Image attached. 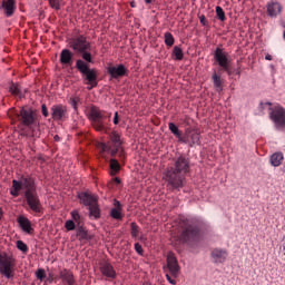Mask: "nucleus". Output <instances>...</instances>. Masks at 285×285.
<instances>
[{"label":"nucleus","instance_id":"f257e3e1","mask_svg":"<svg viewBox=\"0 0 285 285\" xmlns=\"http://www.w3.org/2000/svg\"><path fill=\"white\" fill-rule=\"evenodd\" d=\"M21 190L30 213H33V215H43V204H41V198L37 191V180L35 177L22 175L20 180L13 179L10 188V196L19 197Z\"/></svg>","mask_w":285,"mask_h":285},{"label":"nucleus","instance_id":"f03ea898","mask_svg":"<svg viewBox=\"0 0 285 285\" xmlns=\"http://www.w3.org/2000/svg\"><path fill=\"white\" fill-rule=\"evenodd\" d=\"M17 128L20 137L26 139H41V114L29 105L19 107L16 112Z\"/></svg>","mask_w":285,"mask_h":285},{"label":"nucleus","instance_id":"7ed1b4c3","mask_svg":"<svg viewBox=\"0 0 285 285\" xmlns=\"http://www.w3.org/2000/svg\"><path fill=\"white\" fill-rule=\"evenodd\" d=\"M204 223L197 218H181L179 222V229L174 237L175 246H187V248H195L200 242Z\"/></svg>","mask_w":285,"mask_h":285},{"label":"nucleus","instance_id":"20e7f679","mask_svg":"<svg viewBox=\"0 0 285 285\" xmlns=\"http://www.w3.org/2000/svg\"><path fill=\"white\" fill-rule=\"evenodd\" d=\"M174 165L166 171L167 184L175 193V190H181L186 183V176L190 175V158L181 154L173 159Z\"/></svg>","mask_w":285,"mask_h":285},{"label":"nucleus","instance_id":"39448f33","mask_svg":"<svg viewBox=\"0 0 285 285\" xmlns=\"http://www.w3.org/2000/svg\"><path fill=\"white\" fill-rule=\"evenodd\" d=\"M78 55H81V58L76 60L73 68L79 72L87 90H92L99 86V70L90 67V63H95V55L90 50L80 51Z\"/></svg>","mask_w":285,"mask_h":285},{"label":"nucleus","instance_id":"423d86ee","mask_svg":"<svg viewBox=\"0 0 285 285\" xmlns=\"http://www.w3.org/2000/svg\"><path fill=\"white\" fill-rule=\"evenodd\" d=\"M111 115L112 114H106V111L94 105L89 109L88 119L97 132H104V130H106V119H110Z\"/></svg>","mask_w":285,"mask_h":285},{"label":"nucleus","instance_id":"0eeeda50","mask_svg":"<svg viewBox=\"0 0 285 285\" xmlns=\"http://www.w3.org/2000/svg\"><path fill=\"white\" fill-rule=\"evenodd\" d=\"M214 59L216 63L219 66L220 72H226L228 77H233L235 75V68L230 66V58L228 52L224 50L222 47H217L214 51Z\"/></svg>","mask_w":285,"mask_h":285},{"label":"nucleus","instance_id":"6e6552de","mask_svg":"<svg viewBox=\"0 0 285 285\" xmlns=\"http://www.w3.org/2000/svg\"><path fill=\"white\" fill-rule=\"evenodd\" d=\"M14 266H17L14 256L0 252V274L7 279H12L14 277Z\"/></svg>","mask_w":285,"mask_h":285},{"label":"nucleus","instance_id":"1a4fd4ad","mask_svg":"<svg viewBox=\"0 0 285 285\" xmlns=\"http://www.w3.org/2000/svg\"><path fill=\"white\" fill-rule=\"evenodd\" d=\"M269 107V119L274 124V128L276 130H285V108L276 104L273 106L272 102H266Z\"/></svg>","mask_w":285,"mask_h":285},{"label":"nucleus","instance_id":"9d476101","mask_svg":"<svg viewBox=\"0 0 285 285\" xmlns=\"http://www.w3.org/2000/svg\"><path fill=\"white\" fill-rule=\"evenodd\" d=\"M69 48H71L76 55H79L80 52H86V50H92V45L86 35H76L69 39Z\"/></svg>","mask_w":285,"mask_h":285},{"label":"nucleus","instance_id":"9b49d317","mask_svg":"<svg viewBox=\"0 0 285 285\" xmlns=\"http://www.w3.org/2000/svg\"><path fill=\"white\" fill-rule=\"evenodd\" d=\"M183 139L181 144H188L189 148H193V146H202V131L188 127L185 129Z\"/></svg>","mask_w":285,"mask_h":285},{"label":"nucleus","instance_id":"f8f14e48","mask_svg":"<svg viewBox=\"0 0 285 285\" xmlns=\"http://www.w3.org/2000/svg\"><path fill=\"white\" fill-rule=\"evenodd\" d=\"M129 73L130 70H128V67H126L124 63L109 65L107 67V75H109L110 81H112V79L119 81L121 78L128 77Z\"/></svg>","mask_w":285,"mask_h":285},{"label":"nucleus","instance_id":"ddd939ff","mask_svg":"<svg viewBox=\"0 0 285 285\" xmlns=\"http://www.w3.org/2000/svg\"><path fill=\"white\" fill-rule=\"evenodd\" d=\"M167 267H164V271H169L171 277H178L179 271H181V267H179V262L177 261V256H175V253L168 252L167 254Z\"/></svg>","mask_w":285,"mask_h":285},{"label":"nucleus","instance_id":"4468645a","mask_svg":"<svg viewBox=\"0 0 285 285\" xmlns=\"http://www.w3.org/2000/svg\"><path fill=\"white\" fill-rule=\"evenodd\" d=\"M71 219L66 220L65 228L66 230H76V228H79L80 226H86L83 223V216L79 214V210L75 209L70 213Z\"/></svg>","mask_w":285,"mask_h":285},{"label":"nucleus","instance_id":"2eb2a0df","mask_svg":"<svg viewBox=\"0 0 285 285\" xmlns=\"http://www.w3.org/2000/svg\"><path fill=\"white\" fill-rule=\"evenodd\" d=\"M0 12L7 19L14 17V12H17V0H2L0 4Z\"/></svg>","mask_w":285,"mask_h":285},{"label":"nucleus","instance_id":"dca6fc26","mask_svg":"<svg viewBox=\"0 0 285 285\" xmlns=\"http://www.w3.org/2000/svg\"><path fill=\"white\" fill-rule=\"evenodd\" d=\"M51 118L53 121H65L68 119V107L62 104L51 107Z\"/></svg>","mask_w":285,"mask_h":285},{"label":"nucleus","instance_id":"f3484780","mask_svg":"<svg viewBox=\"0 0 285 285\" xmlns=\"http://www.w3.org/2000/svg\"><path fill=\"white\" fill-rule=\"evenodd\" d=\"M77 198L80 200V204H82V206H87V208L99 202V198L89 191L78 193Z\"/></svg>","mask_w":285,"mask_h":285},{"label":"nucleus","instance_id":"a211bd4d","mask_svg":"<svg viewBox=\"0 0 285 285\" xmlns=\"http://www.w3.org/2000/svg\"><path fill=\"white\" fill-rule=\"evenodd\" d=\"M100 273L108 279H117V271L109 262L100 263Z\"/></svg>","mask_w":285,"mask_h":285},{"label":"nucleus","instance_id":"6ab92c4d","mask_svg":"<svg viewBox=\"0 0 285 285\" xmlns=\"http://www.w3.org/2000/svg\"><path fill=\"white\" fill-rule=\"evenodd\" d=\"M18 225L23 230V233H27V235H32L35 233V228H32V222L23 215L18 216L17 218Z\"/></svg>","mask_w":285,"mask_h":285},{"label":"nucleus","instance_id":"aec40b11","mask_svg":"<svg viewBox=\"0 0 285 285\" xmlns=\"http://www.w3.org/2000/svg\"><path fill=\"white\" fill-rule=\"evenodd\" d=\"M59 61L61 66H72L75 63V53L70 49H62L60 52Z\"/></svg>","mask_w":285,"mask_h":285},{"label":"nucleus","instance_id":"412c9836","mask_svg":"<svg viewBox=\"0 0 285 285\" xmlns=\"http://www.w3.org/2000/svg\"><path fill=\"white\" fill-rule=\"evenodd\" d=\"M59 277L63 284L77 285V279H75V274L68 268L59 271Z\"/></svg>","mask_w":285,"mask_h":285},{"label":"nucleus","instance_id":"4be33fe9","mask_svg":"<svg viewBox=\"0 0 285 285\" xmlns=\"http://www.w3.org/2000/svg\"><path fill=\"white\" fill-rule=\"evenodd\" d=\"M76 237L79 242H92L95 236L88 232L86 225H82L80 227H76Z\"/></svg>","mask_w":285,"mask_h":285},{"label":"nucleus","instance_id":"5701e85b","mask_svg":"<svg viewBox=\"0 0 285 285\" xmlns=\"http://www.w3.org/2000/svg\"><path fill=\"white\" fill-rule=\"evenodd\" d=\"M212 259H214V264H224L226 262V257H228V252L222 248H215L210 253Z\"/></svg>","mask_w":285,"mask_h":285},{"label":"nucleus","instance_id":"b1692460","mask_svg":"<svg viewBox=\"0 0 285 285\" xmlns=\"http://www.w3.org/2000/svg\"><path fill=\"white\" fill-rule=\"evenodd\" d=\"M212 81L214 83V88L216 92H222L224 90V78H222V70H215L212 75Z\"/></svg>","mask_w":285,"mask_h":285},{"label":"nucleus","instance_id":"393cba45","mask_svg":"<svg viewBox=\"0 0 285 285\" xmlns=\"http://www.w3.org/2000/svg\"><path fill=\"white\" fill-rule=\"evenodd\" d=\"M282 4L277 1H271L267 3V14L268 17L275 18L282 13Z\"/></svg>","mask_w":285,"mask_h":285},{"label":"nucleus","instance_id":"a878e982","mask_svg":"<svg viewBox=\"0 0 285 285\" xmlns=\"http://www.w3.org/2000/svg\"><path fill=\"white\" fill-rule=\"evenodd\" d=\"M9 92L12 95V97H19V99H23V97H26V95L21 92V85L19 82L10 81Z\"/></svg>","mask_w":285,"mask_h":285},{"label":"nucleus","instance_id":"bb28decb","mask_svg":"<svg viewBox=\"0 0 285 285\" xmlns=\"http://www.w3.org/2000/svg\"><path fill=\"white\" fill-rule=\"evenodd\" d=\"M100 150L101 153H107L108 155H110V157H117L119 150H121V147H116L114 145L101 142Z\"/></svg>","mask_w":285,"mask_h":285},{"label":"nucleus","instance_id":"cd10ccee","mask_svg":"<svg viewBox=\"0 0 285 285\" xmlns=\"http://www.w3.org/2000/svg\"><path fill=\"white\" fill-rule=\"evenodd\" d=\"M110 141H111V146H115L116 148H122L124 146V140H121V135L119 132H117L116 130H114L110 135H109Z\"/></svg>","mask_w":285,"mask_h":285},{"label":"nucleus","instance_id":"c85d7f7f","mask_svg":"<svg viewBox=\"0 0 285 285\" xmlns=\"http://www.w3.org/2000/svg\"><path fill=\"white\" fill-rule=\"evenodd\" d=\"M282 161H284V154L282 151L274 153L269 158V164L274 166V168L279 167Z\"/></svg>","mask_w":285,"mask_h":285},{"label":"nucleus","instance_id":"c756f323","mask_svg":"<svg viewBox=\"0 0 285 285\" xmlns=\"http://www.w3.org/2000/svg\"><path fill=\"white\" fill-rule=\"evenodd\" d=\"M109 168L111 177H115V175H119V173L121 171V164H119V160H117V158H111L109 160Z\"/></svg>","mask_w":285,"mask_h":285},{"label":"nucleus","instance_id":"7c9ffc66","mask_svg":"<svg viewBox=\"0 0 285 285\" xmlns=\"http://www.w3.org/2000/svg\"><path fill=\"white\" fill-rule=\"evenodd\" d=\"M89 217H94L95 219H101V208L99 207V202L88 207Z\"/></svg>","mask_w":285,"mask_h":285},{"label":"nucleus","instance_id":"2f4dec72","mask_svg":"<svg viewBox=\"0 0 285 285\" xmlns=\"http://www.w3.org/2000/svg\"><path fill=\"white\" fill-rule=\"evenodd\" d=\"M168 128H169L170 132H173L175 138L178 139V141H180V144L183 141H185L184 134L181 132V130H179V127H177V125H175V122H169Z\"/></svg>","mask_w":285,"mask_h":285},{"label":"nucleus","instance_id":"473e14b6","mask_svg":"<svg viewBox=\"0 0 285 285\" xmlns=\"http://www.w3.org/2000/svg\"><path fill=\"white\" fill-rule=\"evenodd\" d=\"M171 59L174 61H184V49H181V46H174Z\"/></svg>","mask_w":285,"mask_h":285},{"label":"nucleus","instance_id":"72a5a7b5","mask_svg":"<svg viewBox=\"0 0 285 285\" xmlns=\"http://www.w3.org/2000/svg\"><path fill=\"white\" fill-rule=\"evenodd\" d=\"M109 216L111 217V219H116V222H121L125 217L124 209L111 208L109 212Z\"/></svg>","mask_w":285,"mask_h":285},{"label":"nucleus","instance_id":"f704fd0d","mask_svg":"<svg viewBox=\"0 0 285 285\" xmlns=\"http://www.w3.org/2000/svg\"><path fill=\"white\" fill-rule=\"evenodd\" d=\"M165 46H167V48H173L175 46V36H173V33L170 32H165Z\"/></svg>","mask_w":285,"mask_h":285},{"label":"nucleus","instance_id":"c9c22d12","mask_svg":"<svg viewBox=\"0 0 285 285\" xmlns=\"http://www.w3.org/2000/svg\"><path fill=\"white\" fill-rule=\"evenodd\" d=\"M130 234L132 239H137V237H139V225L135 222L130 223Z\"/></svg>","mask_w":285,"mask_h":285},{"label":"nucleus","instance_id":"e433bc0d","mask_svg":"<svg viewBox=\"0 0 285 285\" xmlns=\"http://www.w3.org/2000/svg\"><path fill=\"white\" fill-rule=\"evenodd\" d=\"M35 275L37 277V279H39V282H46L48 275L46 274V269L43 268H38L36 272H35Z\"/></svg>","mask_w":285,"mask_h":285},{"label":"nucleus","instance_id":"4c0bfd02","mask_svg":"<svg viewBox=\"0 0 285 285\" xmlns=\"http://www.w3.org/2000/svg\"><path fill=\"white\" fill-rule=\"evenodd\" d=\"M128 158V155L126 154V149L124 147H120L118 151V159L122 164V166H126V159Z\"/></svg>","mask_w":285,"mask_h":285},{"label":"nucleus","instance_id":"58836bf2","mask_svg":"<svg viewBox=\"0 0 285 285\" xmlns=\"http://www.w3.org/2000/svg\"><path fill=\"white\" fill-rule=\"evenodd\" d=\"M216 17L219 21H226V12L219 6L216 7Z\"/></svg>","mask_w":285,"mask_h":285},{"label":"nucleus","instance_id":"ea45409f","mask_svg":"<svg viewBox=\"0 0 285 285\" xmlns=\"http://www.w3.org/2000/svg\"><path fill=\"white\" fill-rule=\"evenodd\" d=\"M16 246L18 248V250H21V253H28L29 248L28 245L26 243H23V240H17Z\"/></svg>","mask_w":285,"mask_h":285},{"label":"nucleus","instance_id":"a19ab883","mask_svg":"<svg viewBox=\"0 0 285 285\" xmlns=\"http://www.w3.org/2000/svg\"><path fill=\"white\" fill-rule=\"evenodd\" d=\"M50 8L53 10H61V4L59 3V0H48Z\"/></svg>","mask_w":285,"mask_h":285},{"label":"nucleus","instance_id":"79ce46f5","mask_svg":"<svg viewBox=\"0 0 285 285\" xmlns=\"http://www.w3.org/2000/svg\"><path fill=\"white\" fill-rule=\"evenodd\" d=\"M69 104H70V106H72L73 110L77 111L78 110L77 105L79 104V97H71L69 99Z\"/></svg>","mask_w":285,"mask_h":285},{"label":"nucleus","instance_id":"37998d69","mask_svg":"<svg viewBox=\"0 0 285 285\" xmlns=\"http://www.w3.org/2000/svg\"><path fill=\"white\" fill-rule=\"evenodd\" d=\"M41 115H42V117H45V118L50 117V112L48 111V106H46V104H42V105H41Z\"/></svg>","mask_w":285,"mask_h":285},{"label":"nucleus","instance_id":"c03bdc74","mask_svg":"<svg viewBox=\"0 0 285 285\" xmlns=\"http://www.w3.org/2000/svg\"><path fill=\"white\" fill-rule=\"evenodd\" d=\"M134 248L136 253H138L141 257H144V247H141V244L135 243Z\"/></svg>","mask_w":285,"mask_h":285},{"label":"nucleus","instance_id":"a18cd8bd","mask_svg":"<svg viewBox=\"0 0 285 285\" xmlns=\"http://www.w3.org/2000/svg\"><path fill=\"white\" fill-rule=\"evenodd\" d=\"M198 19L204 28H210V24H208V20H206V16L202 14L198 17Z\"/></svg>","mask_w":285,"mask_h":285},{"label":"nucleus","instance_id":"49530a36","mask_svg":"<svg viewBox=\"0 0 285 285\" xmlns=\"http://www.w3.org/2000/svg\"><path fill=\"white\" fill-rule=\"evenodd\" d=\"M114 209L124 210V205L118 199H114Z\"/></svg>","mask_w":285,"mask_h":285},{"label":"nucleus","instance_id":"de8ad7c7","mask_svg":"<svg viewBox=\"0 0 285 285\" xmlns=\"http://www.w3.org/2000/svg\"><path fill=\"white\" fill-rule=\"evenodd\" d=\"M114 124L115 126L119 125V111H116L114 115Z\"/></svg>","mask_w":285,"mask_h":285},{"label":"nucleus","instance_id":"09e8293b","mask_svg":"<svg viewBox=\"0 0 285 285\" xmlns=\"http://www.w3.org/2000/svg\"><path fill=\"white\" fill-rule=\"evenodd\" d=\"M166 279H167V282H169V284H173V285L177 284V281H175L173 277H170V274H166Z\"/></svg>","mask_w":285,"mask_h":285},{"label":"nucleus","instance_id":"8fccbe9b","mask_svg":"<svg viewBox=\"0 0 285 285\" xmlns=\"http://www.w3.org/2000/svg\"><path fill=\"white\" fill-rule=\"evenodd\" d=\"M53 279H55V275L52 273H49L47 282H52Z\"/></svg>","mask_w":285,"mask_h":285},{"label":"nucleus","instance_id":"3c124183","mask_svg":"<svg viewBox=\"0 0 285 285\" xmlns=\"http://www.w3.org/2000/svg\"><path fill=\"white\" fill-rule=\"evenodd\" d=\"M265 59H266V61H273V56H271V53H267L265 56Z\"/></svg>","mask_w":285,"mask_h":285},{"label":"nucleus","instance_id":"603ef678","mask_svg":"<svg viewBox=\"0 0 285 285\" xmlns=\"http://www.w3.org/2000/svg\"><path fill=\"white\" fill-rule=\"evenodd\" d=\"M114 181H115V184H118V185H119V184H121V178L115 177V178H114Z\"/></svg>","mask_w":285,"mask_h":285},{"label":"nucleus","instance_id":"864d4df0","mask_svg":"<svg viewBox=\"0 0 285 285\" xmlns=\"http://www.w3.org/2000/svg\"><path fill=\"white\" fill-rule=\"evenodd\" d=\"M235 75H237L238 77H242V70L239 68L235 69Z\"/></svg>","mask_w":285,"mask_h":285},{"label":"nucleus","instance_id":"5fc2aeb1","mask_svg":"<svg viewBox=\"0 0 285 285\" xmlns=\"http://www.w3.org/2000/svg\"><path fill=\"white\" fill-rule=\"evenodd\" d=\"M53 140H55V141H61V137H59V135H56V136L53 137Z\"/></svg>","mask_w":285,"mask_h":285},{"label":"nucleus","instance_id":"6e6d98bb","mask_svg":"<svg viewBox=\"0 0 285 285\" xmlns=\"http://www.w3.org/2000/svg\"><path fill=\"white\" fill-rule=\"evenodd\" d=\"M3 219V208L0 207V222Z\"/></svg>","mask_w":285,"mask_h":285},{"label":"nucleus","instance_id":"4d7b16f0","mask_svg":"<svg viewBox=\"0 0 285 285\" xmlns=\"http://www.w3.org/2000/svg\"><path fill=\"white\" fill-rule=\"evenodd\" d=\"M141 285H153V283H150V281H145V282H142Z\"/></svg>","mask_w":285,"mask_h":285},{"label":"nucleus","instance_id":"13d9d810","mask_svg":"<svg viewBox=\"0 0 285 285\" xmlns=\"http://www.w3.org/2000/svg\"><path fill=\"white\" fill-rule=\"evenodd\" d=\"M145 3H153V0H145Z\"/></svg>","mask_w":285,"mask_h":285},{"label":"nucleus","instance_id":"bf43d9fd","mask_svg":"<svg viewBox=\"0 0 285 285\" xmlns=\"http://www.w3.org/2000/svg\"><path fill=\"white\" fill-rule=\"evenodd\" d=\"M130 7H131V8H135V2H130Z\"/></svg>","mask_w":285,"mask_h":285},{"label":"nucleus","instance_id":"052dcab7","mask_svg":"<svg viewBox=\"0 0 285 285\" xmlns=\"http://www.w3.org/2000/svg\"><path fill=\"white\" fill-rule=\"evenodd\" d=\"M139 239H140V242H142V240H144V237H140Z\"/></svg>","mask_w":285,"mask_h":285}]
</instances>
